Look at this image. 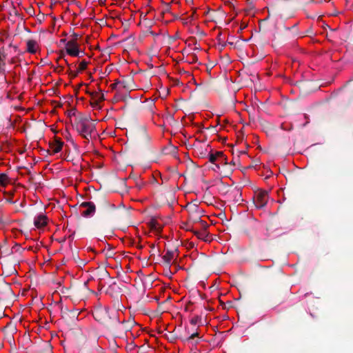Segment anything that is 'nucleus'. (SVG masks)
<instances>
[{
	"instance_id": "nucleus-1",
	"label": "nucleus",
	"mask_w": 353,
	"mask_h": 353,
	"mask_svg": "<svg viewBox=\"0 0 353 353\" xmlns=\"http://www.w3.org/2000/svg\"><path fill=\"white\" fill-rule=\"evenodd\" d=\"M74 126L76 130L84 139L88 141L92 137V134L95 131L96 126L93 120L90 117H82L75 120Z\"/></svg>"
},
{
	"instance_id": "nucleus-2",
	"label": "nucleus",
	"mask_w": 353,
	"mask_h": 353,
	"mask_svg": "<svg viewBox=\"0 0 353 353\" xmlns=\"http://www.w3.org/2000/svg\"><path fill=\"white\" fill-rule=\"evenodd\" d=\"M93 316L96 321L103 324L108 328L112 326L111 318L109 316L108 311L106 308H96L92 312Z\"/></svg>"
},
{
	"instance_id": "nucleus-3",
	"label": "nucleus",
	"mask_w": 353,
	"mask_h": 353,
	"mask_svg": "<svg viewBox=\"0 0 353 353\" xmlns=\"http://www.w3.org/2000/svg\"><path fill=\"white\" fill-rule=\"evenodd\" d=\"M268 199V192L265 190H260L255 193L254 203L256 208L260 209L266 205Z\"/></svg>"
},
{
	"instance_id": "nucleus-4",
	"label": "nucleus",
	"mask_w": 353,
	"mask_h": 353,
	"mask_svg": "<svg viewBox=\"0 0 353 353\" xmlns=\"http://www.w3.org/2000/svg\"><path fill=\"white\" fill-rule=\"evenodd\" d=\"M79 208H85L81 214L83 216L86 218L93 216L96 212V206L94 203L91 201L82 202L79 205Z\"/></svg>"
},
{
	"instance_id": "nucleus-5",
	"label": "nucleus",
	"mask_w": 353,
	"mask_h": 353,
	"mask_svg": "<svg viewBox=\"0 0 353 353\" xmlns=\"http://www.w3.org/2000/svg\"><path fill=\"white\" fill-rule=\"evenodd\" d=\"M63 142L59 138H55L54 141L50 144V148L53 154L59 152L63 148Z\"/></svg>"
},
{
	"instance_id": "nucleus-6",
	"label": "nucleus",
	"mask_w": 353,
	"mask_h": 353,
	"mask_svg": "<svg viewBox=\"0 0 353 353\" xmlns=\"http://www.w3.org/2000/svg\"><path fill=\"white\" fill-rule=\"evenodd\" d=\"M47 217L44 214H40L34 220V225L37 228H41L47 224Z\"/></svg>"
},
{
	"instance_id": "nucleus-7",
	"label": "nucleus",
	"mask_w": 353,
	"mask_h": 353,
	"mask_svg": "<svg viewBox=\"0 0 353 353\" xmlns=\"http://www.w3.org/2000/svg\"><path fill=\"white\" fill-rule=\"evenodd\" d=\"M176 252H177V249H175L174 250H167L165 254L163 256V260L167 265H170L172 260L175 257H177V256H175Z\"/></svg>"
},
{
	"instance_id": "nucleus-8",
	"label": "nucleus",
	"mask_w": 353,
	"mask_h": 353,
	"mask_svg": "<svg viewBox=\"0 0 353 353\" xmlns=\"http://www.w3.org/2000/svg\"><path fill=\"white\" fill-rule=\"evenodd\" d=\"M193 233L195 236H197L198 239H199L201 240H203L205 241H209V239H208L209 233L206 231V228H204L202 231L194 230Z\"/></svg>"
},
{
	"instance_id": "nucleus-9",
	"label": "nucleus",
	"mask_w": 353,
	"mask_h": 353,
	"mask_svg": "<svg viewBox=\"0 0 353 353\" xmlns=\"http://www.w3.org/2000/svg\"><path fill=\"white\" fill-rule=\"evenodd\" d=\"M219 157H222V152L217 151L215 153L211 152L208 154L209 161L216 165L219 159Z\"/></svg>"
},
{
	"instance_id": "nucleus-10",
	"label": "nucleus",
	"mask_w": 353,
	"mask_h": 353,
	"mask_svg": "<svg viewBox=\"0 0 353 353\" xmlns=\"http://www.w3.org/2000/svg\"><path fill=\"white\" fill-rule=\"evenodd\" d=\"M92 97V100H96L99 102L104 101L105 97L104 94L100 91V92H88Z\"/></svg>"
},
{
	"instance_id": "nucleus-11",
	"label": "nucleus",
	"mask_w": 353,
	"mask_h": 353,
	"mask_svg": "<svg viewBox=\"0 0 353 353\" xmlns=\"http://www.w3.org/2000/svg\"><path fill=\"white\" fill-rule=\"evenodd\" d=\"M37 42L34 40H28L27 41V51L31 54H34L37 52L36 50Z\"/></svg>"
},
{
	"instance_id": "nucleus-12",
	"label": "nucleus",
	"mask_w": 353,
	"mask_h": 353,
	"mask_svg": "<svg viewBox=\"0 0 353 353\" xmlns=\"http://www.w3.org/2000/svg\"><path fill=\"white\" fill-rule=\"evenodd\" d=\"M66 52L72 57H78L79 54V50L77 46L74 47H66Z\"/></svg>"
},
{
	"instance_id": "nucleus-13",
	"label": "nucleus",
	"mask_w": 353,
	"mask_h": 353,
	"mask_svg": "<svg viewBox=\"0 0 353 353\" xmlns=\"http://www.w3.org/2000/svg\"><path fill=\"white\" fill-rule=\"evenodd\" d=\"M6 54L0 52V74L5 73Z\"/></svg>"
},
{
	"instance_id": "nucleus-14",
	"label": "nucleus",
	"mask_w": 353,
	"mask_h": 353,
	"mask_svg": "<svg viewBox=\"0 0 353 353\" xmlns=\"http://www.w3.org/2000/svg\"><path fill=\"white\" fill-rule=\"evenodd\" d=\"M227 163V158L222 152V157H219V159L218 160V163L216 164V167L217 168H220L221 165H226Z\"/></svg>"
},
{
	"instance_id": "nucleus-15",
	"label": "nucleus",
	"mask_w": 353,
	"mask_h": 353,
	"mask_svg": "<svg viewBox=\"0 0 353 353\" xmlns=\"http://www.w3.org/2000/svg\"><path fill=\"white\" fill-rule=\"evenodd\" d=\"M193 222L194 223L199 222L201 223V226L203 228H207L208 227L207 223L205 221L201 220L200 216H197V217L194 218L193 219Z\"/></svg>"
},
{
	"instance_id": "nucleus-16",
	"label": "nucleus",
	"mask_w": 353,
	"mask_h": 353,
	"mask_svg": "<svg viewBox=\"0 0 353 353\" xmlns=\"http://www.w3.org/2000/svg\"><path fill=\"white\" fill-rule=\"evenodd\" d=\"M8 181V176L6 174L1 173L0 174V183L1 185H6Z\"/></svg>"
},
{
	"instance_id": "nucleus-17",
	"label": "nucleus",
	"mask_w": 353,
	"mask_h": 353,
	"mask_svg": "<svg viewBox=\"0 0 353 353\" xmlns=\"http://www.w3.org/2000/svg\"><path fill=\"white\" fill-rule=\"evenodd\" d=\"M117 85H121L123 88H127V85L125 81H117V82L112 83L110 86L112 89H115L117 88Z\"/></svg>"
},
{
	"instance_id": "nucleus-18",
	"label": "nucleus",
	"mask_w": 353,
	"mask_h": 353,
	"mask_svg": "<svg viewBox=\"0 0 353 353\" xmlns=\"http://www.w3.org/2000/svg\"><path fill=\"white\" fill-rule=\"evenodd\" d=\"M87 65H88V62L85 61H82L79 65L78 71L80 72V71L85 70L87 68Z\"/></svg>"
},
{
	"instance_id": "nucleus-19",
	"label": "nucleus",
	"mask_w": 353,
	"mask_h": 353,
	"mask_svg": "<svg viewBox=\"0 0 353 353\" xmlns=\"http://www.w3.org/2000/svg\"><path fill=\"white\" fill-rule=\"evenodd\" d=\"M105 205L107 208V210L109 212H112L114 210V205H112V204L109 203L108 202H107L106 201H105Z\"/></svg>"
},
{
	"instance_id": "nucleus-20",
	"label": "nucleus",
	"mask_w": 353,
	"mask_h": 353,
	"mask_svg": "<svg viewBox=\"0 0 353 353\" xmlns=\"http://www.w3.org/2000/svg\"><path fill=\"white\" fill-rule=\"evenodd\" d=\"M195 337H199V333L194 332L189 337L186 338L185 339H183L184 341H190L193 340Z\"/></svg>"
},
{
	"instance_id": "nucleus-21",
	"label": "nucleus",
	"mask_w": 353,
	"mask_h": 353,
	"mask_svg": "<svg viewBox=\"0 0 353 353\" xmlns=\"http://www.w3.org/2000/svg\"><path fill=\"white\" fill-rule=\"evenodd\" d=\"M201 318L200 316H196L190 320V323L192 325H196L201 321Z\"/></svg>"
},
{
	"instance_id": "nucleus-22",
	"label": "nucleus",
	"mask_w": 353,
	"mask_h": 353,
	"mask_svg": "<svg viewBox=\"0 0 353 353\" xmlns=\"http://www.w3.org/2000/svg\"><path fill=\"white\" fill-rule=\"evenodd\" d=\"M78 46V44H77V41L72 39L66 43L65 48L66 47H74V46Z\"/></svg>"
},
{
	"instance_id": "nucleus-23",
	"label": "nucleus",
	"mask_w": 353,
	"mask_h": 353,
	"mask_svg": "<svg viewBox=\"0 0 353 353\" xmlns=\"http://www.w3.org/2000/svg\"><path fill=\"white\" fill-rule=\"evenodd\" d=\"M99 103V101H96V100H92V101L90 102V105L93 108H97L98 106Z\"/></svg>"
},
{
	"instance_id": "nucleus-24",
	"label": "nucleus",
	"mask_w": 353,
	"mask_h": 353,
	"mask_svg": "<svg viewBox=\"0 0 353 353\" xmlns=\"http://www.w3.org/2000/svg\"><path fill=\"white\" fill-rule=\"evenodd\" d=\"M79 71H70V74L72 78H74L77 76Z\"/></svg>"
},
{
	"instance_id": "nucleus-25",
	"label": "nucleus",
	"mask_w": 353,
	"mask_h": 353,
	"mask_svg": "<svg viewBox=\"0 0 353 353\" xmlns=\"http://www.w3.org/2000/svg\"><path fill=\"white\" fill-rule=\"evenodd\" d=\"M72 40H74V41H77L78 38H79V34L74 32L72 34Z\"/></svg>"
},
{
	"instance_id": "nucleus-26",
	"label": "nucleus",
	"mask_w": 353,
	"mask_h": 353,
	"mask_svg": "<svg viewBox=\"0 0 353 353\" xmlns=\"http://www.w3.org/2000/svg\"><path fill=\"white\" fill-rule=\"evenodd\" d=\"M13 248L16 249V251H19L20 250V245L19 244H15Z\"/></svg>"
},
{
	"instance_id": "nucleus-27",
	"label": "nucleus",
	"mask_w": 353,
	"mask_h": 353,
	"mask_svg": "<svg viewBox=\"0 0 353 353\" xmlns=\"http://www.w3.org/2000/svg\"><path fill=\"white\" fill-rule=\"evenodd\" d=\"M71 313H72V315L73 317H76V318L78 317V314L77 313V311H72V312H71Z\"/></svg>"
},
{
	"instance_id": "nucleus-28",
	"label": "nucleus",
	"mask_w": 353,
	"mask_h": 353,
	"mask_svg": "<svg viewBox=\"0 0 353 353\" xmlns=\"http://www.w3.org/2000/svg\"><path fill=\"white\" fill-rule=\"evenodd\" d=\"M183 228H185V229L186 230H188V231H191V232H193V231H194V230H193L192 228H190L189 226H185V227H184Z\"/></svg>"
},
{
	"instance_id": "nucleus-29",
	"label": "nucleus",
	"mask_w": 353,
	"mask_h": 353,
	"mask_svg": "<svg viewBox=\"0 0 353 353\" xmlns=\"http://www.w3.org/2000/svg\"><path fill=\"white\" fill-rule=\"evenodd\" d=\"M60 42H61V43H65V44H66V43H67V42H66V39H61V40H60Z\"/></svg>"
},
{
	"instance_id": "nucleus-30",
	"label": "nucleus",
	"mask_w": 353,
	"mask_h": 353,
	"mask_svg": "<svg viewBox=\"0 0 353 353\" xmlns=\"http://www.w3.org/2000/svg\"><path fill=\"white\" fill-rule=\"evenodd\" d=\"M32 11V8H29L28 10H27V12L30 14H31V12Z\"/></svg>"
},
{
	"instance_id": "nucleus-31",
	"label": "nucleus",
	"mask_w": 353,
	"mask_h": 353,
	"mask_svg": "<svg viewBox=\"0 0 353 353\" xmlns=\"http://www.w3.org/2000/svg\"><path fill=\"white\" fill-rule=\"evenodd\" d=\"M151 249H152L151 252H154V249H155V246H154V244H152V245H151Z\"/></svg>"
},
{
	"instance_id": "nucleus-32",
	"label": "nucleus",
	"mask_w": 353,
	"mask_h": 353,
	"mask_svg": "<svg viewBox=\"0 0 353 353\" xmlns=\"http://www.w3.org/2000/svg\"><path fill=\"white\" fill-rule=\"evenodd\" d=\"M137 186L139 189H141V187H142V184H139V183L137 182Z\"/></svg>"
},
{
	"instance_id": "nucleus-33",
	"label": "nucleus",
	"mask_w": 353,
	"mask_h": 353,
	"mask_svg": "<svg viewBox=\"0 0 353 353\" xmlns=\"http://www.w3.org/2000/svg\"><path fill=\"white\" fill-rule=\"evenodd\" d=\"M47 350L49 351V352H51V347L50 345H47Z\"/></svg>"
},
{
	"instance_id": "nucleus-34",
	"label": "nucleus",
	"mask_w": 353,
	"mask_h": 353,
	"mask_svg": "<svg viewBox=\"0 0 353 353\" xmlns=\"http://www.w3.org/2000/svg\"><path fill=\"white\" fill-rule=\"evenodd\" d=\"M192 61L197 60V58L196 56H192Z\"/></svg>"
},
{
	"instance_id": "nucleus-35",
	"label": "nucleus",
	"mask_w": 353,
	"mask_h": 353,
	"mask_svg": "<svg viewBox=\"0 0 353 353\" xmlns=\"http://www.w3.org/2000/svg\"><path fill=\"white\" fill-rule=\"evenodd\" d=\"M307 34H310L312 33V30L310 29L307 30V32H306Z\"/></svg>"
},
{
	"instance_id": "nucleus-36",
	"label": "nucleus",
	"mask_w": 353,
	"mask_h": 353,
	"mask_svg": "<svg viewBox=\"0 0 353 353\" xmlns=\"http://www.w3.org/2000/svg\"><path fill=\"white\" fill-rule=\"evenodd\" d=\"M7 201L11 203H14L11 199H7Z\"/></svg>"
},
{
	"instance_id": "nucleus-37",
	"label": "nucleus",
	"mask_w": 353,
	"mask_h": 353,
	"mask_svg": "<svg viewBox=\"0 0 353 353\" xmlns=\"http://www.w3.org/2000/svg\"><path fill=\"white\" fill-rule=\"evenodd\" d=\"M179 83V79H176L175 84L178 85Z\"/></svg>"
},
{
	"instance_id": "nucleus-38",
	"label": "nucleus",
	"mask_w": 353,
	"mask_h": 353,
	"mask_svg": "<svg viewBox=\"0 0 353 353\" xmlns=\"http://www.w3.org/2000/svg\"><path fill=\"white\" fill-rule=\"evenodd\" d=\"M194 210H195V212H197V210H198V207H197V206H194Z\"/></svg>"
},
{
	"instance_id": "nucleus-39",
	"label": "nucleus",
	"mask_w": 353,
	"mask_h": 353,
	"mask_svg": "<svg viewBox=\"0 0 353 353\" xmlns=\"http://www.w3.org/2000/svg\"><path fill=\"white\" fill-rule=\"evenodd\" d=\"M168 10H169V7H168V6H167V8L165 9V12H168Z\"/></svg>"
},
{
	"instance_id": "nucleus-40",
	"label": "nucleus",
	"mask_w": 353,
	"mask_h": 353,
	"mask_svg": "<svg viewBox=\"0 0 353 353\" xmlns=\"http://www.w3.org/2000/svg\"><path fill=\"white\" fill-rule=\"evenodd\" d=\"M150 33L152 34V35H156L152 31H150Z\"/></svg>"
},
{
	"instance_id": "nucleus-41",
	"label": "nucleus",
	"mask_w": 353,
	"mask_h": 353,
	"mask_svg": "<svg viewBox=\"0 0 353 353\" xmlns=\"http://www.w3.org/2000/svg\"><path fill=\"white\" fill-rule=\"evenodd\" d=\"M221 33H219V35H218V38H219V39H220V38H221Z\"/></svg>"
},
{
	"instance_id": "nucleus-42",
	"label": "nucleus",
	"mask_w": 353,
	"mask_h": 353,
	"mask_svg": "<svg viewBox=\"0 0 353 353\" xmlns=\"http://www.w3.org/2000/svg\"><path fill=\"white\" fill-rule=\"evenodd\" d=\"M245 26L243 27V26H241V30H242L243 28H245Z\"/></svg>"
},
{
	"instance_id": "nucleus-43",
	"label": "nucleus",
	"mask_w": 353,
	"mask_h": 353,
	"mask_svg": "<svg viewBox=\"0 0 353 353\" xmlns=\"http://www.w3.org/2000/svg\"><path fill=\"white\" fill-rule=\"evenodd\" d=\"M245 26L243 27V26H241V30H242L243 28H245Z\"/></svg>"
},
{
	"instance_id": "nucleus-44",
	"label": "nucleus",
	"mask_w": 353,
	"mask_h": 353,
	"mask_svg": "<svg viewBox=\"0 0 353 353\" xmlns=\"http://www.w3.org/2000/svg\"><path fill=\"white\" fill-rule=\"evenodd\" d=\"M138 248H139V249H141V248H142V245H139V246H138Z\"/></svg>"
},
{
	"instance_id": "nucleus-45",
	"label": "nucleus",
	"mask_w": 353,
	"mask_h": 353,
	"mask_svg": "<svg viewBox=\"0 0 353 353\" xmlns=\"http://www.w3.org/2000/svg\"><path fill=\"white\" fill-rule=\"evenodd\" d=\"M228 44H230V45H232V44H233V43H232V42H228Z\"/></svg>"
},
{
	"instance_id": "nucleus-46",
	"label": "nucleus",
	"mask_w": 353,
	"mask_h": 353,
	"mask_svg": "<svg viewBox=\"0 0 353 353\" xmlns=\"http://www.w3.org/2000/svg\"><path fill=\"white\" fill-rule=\"evenodd\" d=\"M10 326V325H7L5 328H8Z\"/></svg>"
}]
</instances>
